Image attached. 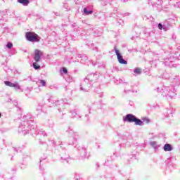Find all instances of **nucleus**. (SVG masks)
Masks as SVG:
<instances>
[{
  "mask_svg": "<svg viewBox=\"0 0 180 180\" xmlns=\"http://www.w3.org/2000/svg\"><path fill=\"white\" fill-rule=\"evenodd\" d=\"M49 106H56L58 112H63L65 109V104H64V101H56L54 100V97L49 96L48 98Z\"/></svg>",
  "mask_w": 180,
  "mask_h": 180,
  "instance_id": "nucleus-1",
  "label": "nucleus"
},
{
  "mask_svg": "<svg viewBox=\"0 0 180 180\" xmlns=\"http://www.w3.org/2000/svg\"><path fill=\"white\" fill-rule=\"evenodd\" d=\"M124 122H129V123H135L136 126H143V121L131 114H128L124 118Z\"/></svg>",
  "mask_w": 180,
  "mask_h": 180,
  "instance_id": "nucleus-2",
  "label": "nucleus"
},
{
  "mask_svg": "<svg viewBox=\"0 0 180 180\" xmlns=\"http://www.w3.org/2000/svg\"><path fill=\"white\" fill-rule=\"evenodd\" d=\"M25 38L27 41H31V43H38V41H40V37L33 32H26Z\"/></svg>",
  "mask_w": 180,
  "mask_h": 180,
  "instance_id": "nucleus-3",
  "label": "nucleus"
},
{
  "mask_svg": "<svg viewBox=\"0 0 180 180\" xmlns=\"http://www.w3.org/2000/svg\"><path fill=\"white\" fill-rule=\"evenodd\" d=\"M162 91L169 98H174L176 95V90L174 86H164Z\"/></svg>",
  "mask_w": 180,
  "mask_h": 180,
  "instance_id": "nucleus-4",
  "label": "nucleus"
},
{
  "mask_svg": "<svg viewBox=\"0 0 180 180\" xmlns=\"http://www.w3.org/2000/svg\"><path fill=\"white\" fill-rule=\"evenodd\" d=\"M92 88V83L84 78V81L80 84V90L83 92H89Z\"/></svg>",
  "mask_w": 180,
  "mask_h": 180,
  "instance_id": "nucleus-5",
  "label": "nucleus"
},
{
  "mask_svg": "<svg viewBox=\"0 0 180 180\" xmlns=\"http://www.w3.org/2000/svg\"><path fill=\"white\" fill-rule=\"evenodd\" d=\"M4 84L6 86H9L10 88H14L15 91H20L21 92H23V89H22V86L18 82L12 83L10 81H5Z\"/></svg>",
  "mask_w": 180,
  "mask_h": 180,
  "instance_id": "nucleus-6",
  "label": "nucleus"
},
{
  "mask_svg": "<svg viewBox=\"0 0 180 180\" xmlns=\"http://www.w3.org/2000/svg\"><path fill=\"white\" fill-rule=\"evenodd\" d=\"M99 73H90L85 78L91 84L99 79Z\"/></svg>",
  "mask_w": 180,
  "mask_h": 180,
  "instance_id": "nucleus-7",
  "label": "nucleus"
},
{
  "mask_svg": "<svg viewBox=\"0 0 180 180\" xmlns=\"http://www.w3.org/2000/svg\"><path fill=\"white\" fill-rule=\"evenodd\" d=\"M114 51L115 52V54L117 56V58L118 62L120 63V64H124V65L127 64V60L123 58V56H122L120 52H119V50H117V48L116 47V46H114Z\"/></svg>",
  "mask_w": 180,
  "mask_h": 180,
  "instance_id": "nucleus-8",
  "label": "nucleus"
},
{
  "mask_svg": "<svg viewBox=\"0 0 180 180\" xmlns=\"http://www.w3.org/2000/svg\"><path fill=\"white\" fill-rule=\"evenodd\" d=\"M41 56H43V52L39 49H35L34 55V60L36 63H39L40 60H41Z\"/></svg>",
  "mask_w": 180,
  "mask_h": 180,
  "instance_id": "nucleus-9",
  "label": "nucleus"
},
{
  "mask_svg": "<svg viewBox=\"0 0 180 180\" xmlns=\"http://www.w3.org/2000/svg\"><path fill=\"white\" fill-rule=\"evenodd\" d=\"M18 2L23 5V6H27L29 4H30V1H29V0H18Z\"/></svg>",
  "mask_w": 180,
  "mask_h": 180,
  "instance_id": "nucleus-10",
  "label": "nucleus"
},
{
  "mask_svg": "<svg viewBox=\"0 0 180 180\" xmlns=\"http://www.w3.org/2000/svg\"><path fill=\"white\" fill-rule=\"evenodd\" d=\"M158 29H160V30H164L165 32H167V30H168V27L167 25H162V24L159 23L158 24Z\"/></svg>",
  "mask_w": 180,
  "mask_h": 180,
  "instance_id": "nucleus-11",
  "label": "nucleus"
},
{
  "mask_svg": "<svg viewBox=\"0 0 180 180\" xmlns=\"http://www.w3.org/2000/svg\"><path fill=\"white\" fill-rule=\"evenodd\" d=\"M163 149L165 151H172V146L171 144H165L163 147Z\"/></svg>",
  "mask_w": 180,
  "mask_h": 180,
  "instance_id": "nucleus-12",
  "label": "nucleus"
},
{
  "mask_svg": "<svg viewBox=\"0 0 180 180\" xmlns=\"http://www.w3.org/2000/svg\"><path fill=\"white\" fill-rule=\"evenodd\" d=\"M84 13H85V15H92V13H94V11L91 10L88 11V8H84Z\"/></svg>",
  "mask_w": 180,
  "mask_h": 180,
  "instance_id": "nucleus-13",
  "label": "nucleus"
},
{
  "mask_svg": "<svg viewBox=\"0 0 180 180\" xmlns=\"http://www.w3.org/2000/svg\"><path fill=\"white\" fill-rule=\"evenodd\" d=\"M134 74H136V75H140V74H141V69H140L139 68H136L134 70Z\"/></svg>",
  "mask_w": 180,
  "mask_h": 180,
  "instance_id": "nucleus-14",
  "label": "nucleus"
},
{
  "mask_svg": "<svg viewBox=\"0 0 180 180\" xmlns=\"http://www.w3.org/2000/svg\"><path fill=\"white\" fill-rule=\"evenodd\" d=\"M33 68L34 70H40V65L37 64V62L33 63Z\"/></svg>",
  "mask_w": 180,
  "mask_h": 180,
  "instance_id": "nucleus-15",
  "label": "nucleus"
},
{
  "mask_svg": "<svg viewBox=\"0 0 180 180\" xmlns=\"http://www.w3.org/2000/svg\"><path fill=\"white\" fill-rule=\"evenodd\" d=\"M142 120L143 122H145V123H146V124H148V123H150V119L147 118V117H143Z\"/></svg>",
  "mask_w": 180,
  "mask_h": 180,
  "instance_id": "nucleus-16",
  "label": "nucleus"
},
{
  "mask_svg": "<svg viewBox=\"0 0 180 180\" xmlns=\"http://www.w3.org/2000/svg\"><path fill=\"white\" fill-rule=\"evenodd\" d=\"M6 47L9 49H12L13 47V44L11 43V42H8Z\"/></svg>",
  "mask_w": 180,
  "mask_h": 180,
  "instance_id": "nucleus-17",
  "label": "nucleus"
},
{
  "mask_svg": "<svg viewBox=\"0 0 180 180\" xmlns=\"http://www.w3.org/2000/svg\"><path fill=\"white\" fill-rule=\"evenodd\" d=\"M39 84H41V86H46V81L41 79L39 80Z\"/></svg>",
  "mask_w": 180,
  "mask_h": 180,
  "instance_id": "nucleus-18",
  "label": "nucleus"
},
{
  "mask_svg": "<svg viewBox=\"0 0 180 180\" xmlns=\"http://www.w3.org/2000/svg\"><path fill=\"white\" fill-rule=\"evenodd\" d=\"M67 82H72V78H70V77H68V78L65 79Z\"/></svg>",
  "mask_w": 180,
  "mask_h": 180,
  "instance_id": "nucleus-19",
  "label": "nucleus"
},
{
  "mask_svg": "<svg viewBox=\"0 0 180 180\" xmlns=\"http://www.w3.org/2000/svg\"><path fill=\"white\" fill-rule=\"evenodd\" d=\"M63 72H64V74H67V72H68V70H67V68H63Z\"/></svg>",
  "mask_w": 180,
  "mask_h": 180,
  "instance_id": "nucleus-20",
  "label": "nucleus"
},
{
  "mask_svg": "<svg viewBox=\"0 0 180 180\" xmlns=\"http://www.w3.org/2000/svg\"><path fill=\"white\" fill-rule=\"evenodd\" d=\"M16 109L18 112H23V110L19 107H16Z\"/></svg>",
  "mask_w": 180,
  "mask_h": 180,
  "instance_id": "nucleus-21",
  "label": "nucleus"
},
{
  "mask_svg": "<svg viewBox=\"0 0 180 180\" xmlns=\"http://www.w3.org/2000/svg\"><path fill=\"white\" fill-rule=\"evenodd\" d=\"M97 95H98V96L99 98H103V93H99V94H98Z\"/></svg>",
  "mask_w": 180,
  "mask_h": 180,
  "instance_id": "nucleus-22",
  "label": "nucleus"
},
{
  "mask_svg": "<svg viewBox=\"0 0 180 180\" xmlns=\"http://www.w3.org/2000/svg\"><path fill=\"white\" fill-rule=\"evenodd\" d=\"M134 102L133 101H130L129 102V105H130V106H133V105H134Z\"/></svg>",
  "mask_w": 180,
  "mask_h": 180,
  "instance_id": "nucleus-23",
  "label": "nucleus"
},
{
  "mask_svg": "<svg viewBox=\"0 0 180 180\" xmlns=\"http://www.w3.org/2000/svg\"><path fill=\"white\" fill-rule=\"evenodd\" d=\"M64 8L66 9V11H68V6L67 4H64Z\"/></svg>",
  "mask_w": 180,
  "mask_h": 180,
  "instance_id": "nucleus-24",
  "label": "nucleus"
},
{
  "mask_svg": "<svg viewBox=\"0 0 180 180\" xmlns=\"http://www.w3.org/2000/svg\"><path fill=\"white\" fill-rule=\"evenodd\" d=\"M1 15H8V13H7L6 11L1 12Z\"/></svg>",
  "mask_w": 180,
  "mask_h": 180,
  "instance_id": "nucleus-25",
  "label": "nucleus"
},
{
  "mask_svg": "<svg viewBox=\"0 0 180 180\" xmlns=\"http://www.w3.org/2000/svg\"><path fill=\"white\" fill-rule=\"evenodd\" d=\"M78 112V109H75L74 111H72V113H77Z\"/></svg>",
  "mask_w": 180,
  "mask_h": 180,
  "instance_id": "nucleus-26",
  "label": "nucleus"
},
{
  "mask_svg": "<svg viewBox=\"0 0 180 180\" xmlns=\"http://www.w3.org/2000/svg\"><path fill=\"white\" fill-rule=\"evenodd\" d=\"M118 23H119L120 25H122V23H123V20H120V21L118 22Z\"/></svg>",
  "mask_w": 180,
  "mask_h": 180,
  "instance_id": "nucleus-27",
  "label": "nucleus"
},
{
  "mask_svg": "<svg viewBox=\"0 0 180 180\" xmlns=\"http://www.w3.org/2000/svg\"><path fill=\"white\" fill-rule=\"evenodd\" d=\"M129 92H130V90H126V89L124 90V93H125V94H127V93H129Z\"/></svg>",
  "mask_w": 180,
  "mask_h": 180,
  "instance_id": "nucleus-28",
  "label": "nucleus"
},
{
  "mask_svg": "<svg viewBox=\"0 0 180 180\" xmlns=\"http://www.w3.org/2000/svg\"><path fill=\"white\" fill-rule=\"evenodd\" d=\"M37 112H43V110H41L40 108H37Z\"/></svg>",
  "mask_w": 180,
  "mask_h": 180,
  "instance_id": "nucleus-29",
  "label": "nucleus"
},
{
  "mask_svg": "<svg viewBox=\"0 0 180 180\" xmlns=\"http://www.w3.org/2000/svg\"><path fill=\"white\" fill-rule=\"evenodd\" d=\"M163 64H164L165 65H168V62H167V61L164 62Z\"/></svg>",
  "mask_w": 180,
  "mask_h": 180,
  "instance_id": "nucleus-30",
  "label": "nucleus"
},
{
  "mask_svg": "<svg viewBox=\"0 0 180 180\" xmlns=\"http://www.w3.org/2000/svg\"><path fill=\"white\" fill-rule=\"evenodd\" d=\"M83 60H88V58L85 56L82 57Z\"/></svg>",
  "mask_w": 180,
  "mask_h": 180,
  "instance_id": "nucleus-31",
  "label": "nucleus"
},
{
  "mask_svg": "<svg viewBox=\"0 0 180 180\" xmlns=\"http://www.w3.org/2000/svg\"><path fill=\"white\" fill-rule=\"evenodd\" d=\"M129 0H121L122 2H127Z\"/></svg>",
  "mask_w": 180,
  "mask_h": 180,
  "instance_id": "nucleus-32",
  "label": "nucleus"
},
{
  "mask_svg": "<svg viewBox=\"0 0 180 180\" xmlns=\"http://www.w3.org/2000/svg\"><path fill=\"white\" fill-rule=\"evenodd\" d=\"M8 102H12V99H11V98H8Z\"/></svg>",
  "mask_w": 180,
  "mask_h": 180,
  "instance_id": "nucleus-33",
  "label": "nucleus"
},
{
  "mask_svg": "<svg viewBox=\"0 0 180 180\" xmlns=\"http://www.w3.org/2000/svg\"><path fill=\"white\" fill-rule=\"evenodd\" d=\"M96 65V63H93V66L95 67Z\"/></svg>",
  "mask_w": 180,
  "mask_h": 180,
  "instance_id": "nucleus-34",
  "label": "nucleus"
},
{
  "mask_svg": "<svg viewBox=\"0 0 180 180\" xmlns=\"http://www.w3.org/2000/svg\"><path fill=\"white\" fill-rule=\"evenodd\" d=\"M157 90H158V91H160V88H158Z\"/></svg>",
  "mask_w": 180,
  "mask_h": 180,
  "instance_id": "nucleus-35",
  "label": "nucleus"
},
{
  "mask_svg": "<svg viewBox=\"0 0 180 180\" xmlns=\"http://www.w3.org/2000/svg\"><path fill=\"white\" fill-rule=\"evenodd\" d=\"M0 117H1V113H0Z\"/></svg>",
  "mask_w": 180,
  "mask_h": 180,
  "instance_id": "nucleus-36",
  "label": "nucleus"
}]
</instances>
